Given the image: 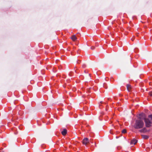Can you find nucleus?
Listing matches in <instances>:
<instances>
[{
  "mask_svg": "<svg viewBox=\"0 0 152 152\" xmlns=\"http://www.w3.org/2000/svg\"><path fill=\"white\" fill-rule=\"evenodd\" d=\"M126 130L125 129H124L122 131V132L123 133H125L126 132Z\"/></svg>",
  "mask_w": 152,
  "mask_h": 152,
  "instance_id": "f8f14e48",
  "label": "nucleus"
},
{
  "mask_svg": "<svg viewBox=\"0 0 152 152\" xmlns=\"http://www.w3.org/2000/svg\"><path fill=\"white\" fill-rule=\"evenodd\" d=\"M147 131L146 129L145 128H143L142 129L140 130V132H145Z\"/></svg>",
  "mask_w": 152,
  "mask_h": 152,
  "instance_id": "0eeeda50",
  "label": "nucleus"
},
{
  "mask_svg": "<svg viewBox=\"0 0 152 152\" xmlns=\"http://www.w3.org/2000/svg\"><path fill=\"white\" fill-rule=\"evenodd\" d=\"M85 73H87V72H86V71H85Z\"/></svg>",
  "mask_w": 152,
  "mask_h": 152,
  "instance_id": "6ab92c4d",
  "label": "nucleus"
},
{
  "mask_svg": "<svg viewBox=\"0 0 152 152\" xmlns=\"http://www.w3.org/2000/svg\"><path fill=\"white\" fill-rule=\"evenodd\" d=\"M142 137L144 139H147L148 138V137L146 135H142Z\"/></svg>",
  "mask_w": 152,
  "mask_h": 152,
  "instance_id": "9d476101",
  "label": "nucleus"
},
{
  "mask_svg": "<svg viewBox=\"0 0 152 152\" xmlns=\"http://www.w3.org/2000/svg\"><path fill=\"white\" fill-rule=\"evenodd\" d=\"M0 152H4V151L2 149H0Z\"/></svg>",
  "mask_w": 152,
  "mask_h": 152,
  "instance_id": "f3484780",
  "label": "nucleus"
},
{
  "mask_svg": "<svg viewBox=\"0 0 152 152\" xmlns=\"http://www.w3.org/2000/svg\"><path fill=\"white\" fill-rule=\"evenodd\" d=\"M137 140L135 138L133 139L131 141L130 144L131 145H134L137 142Z\"/></svg>",
  "mask_w": 152,
  "mask_h": 152,
  "instance_id": "20e7f679",
  "label": "nucleus"
},
{
  "mask_svg": "<svg viewBox=\"0 0 152 152\" xmlns=\"http://www.w3.org/2000/svg\"><path fill=\"white\" fill-rule=\"evenodd\" d=\"M138 119L139 120H141L144 119L146 127H150L151 122L150 121L149 119L146 118V116L145 114L143 113L140 114L138 117Z\"/></svg>",
  "mask_w": 152,
  "mask_h": 152,
  "instance_id": "f257e3e1",
  "label": "nucleus"
},
{
  "mask_svg": "<svg viewBox=\"0 0 152 152\" xmlns=\"http://www.w3.org/2000/svg\"><path fill=\"white\" fill-rule=\"evenodd\" d=\"M89 140L87 138H85L83 140V144L86 145L87 144L89 143Z\"/></svg>",
  "mask_w": 152,
  "mask_h": 152,
  "instance_id": "7ed1b4c3",
  "label": "nucleus"
},
{
  "mask_svg": "<svg viewBox=\"0 0 152 152\" xmlns=\"http://www.w3.org/2000/svg\"><path fill=\"white\" fill-rule=\"evenodd\" d=\"M127 89L129 91H130V90L131 88V86L129 84H127L126 86Z\"/></svg>",
  "mask_w": 152,
  "mask_h": 152,
  "instance_id": "6e6552de",
  "label": "nucleus"
},
{
  "mask_svg": "<svg viewBox=\"0 0 152 152\" xmlns=\"http://www.w3.org/2000/svg\"><path fill=\"white\" fill-rule=\"evenodd\" d=\"M149 95L150 96H152V91L149 92Z\"/></svg>",
  "mask_w": 152,
  "mask_h": 152,
  "instance_id": "2eb2a0df",
  "label": "nucleus"
},
{
  "mask_svg": "<svg viewBox=\"0 0 152 152\" xmlns=\"http://www.w3.org/2000/svg\"><path fill=\"white\" fill-rule=\"evenodd\" d=\"M101 103H102V102H101Z\"/></svg>",
  "mask_w": 152,
  "mask_h": 152,
  "instance_id": "412c9836",
  "label": "nucleus"
},
{
  "mask_svg": "<svg viewBox=\"0 0 152 152\" xmlns=\"http://www.w3.org/2000/svg\"><path fill=\"white\" fill-rule=\"evenodd\" d=\"M91 80V75L90 74H89L88 77V81H90Z\"/></svg>",
  "mask_w": 152,
  "mask_h": 152,
  "instance_id": "9b49d317",
  "label": "nucleus"
},
{
  "mask_svg": "<svg viewBox=\"0 0 152 152\" xmlns=\"http://www.w3.org/2000/svg\"><path fill=\"white\" fill-rule=\"evenodd\" d=\"M77 63H80V62H78V61H77Z\"/></svg>",
  "mask_w": 152,
  "mask_h": 152,
  "instance_id": "a211bd4d",
  "label": "nucleus"
},
{
  "mask_svg": "<svg viewBox=\"0 0 152 152\" xmlns=\"http://www.w3.org/2000/svg\"><path fill=\"white\" fill-rule=\"evenodd\" d=\"M95 48V47H94V46H92L91 47V49H92V50H94Z\"/></svg>",
  "mask_w": 152,
  "mask_h": 152,
  "instance_id": "dca6fc26",
  "label": "nucleus"
},
{
  "mask_svg": "<svg viewBox=\"0 0 152 152\" xmlns=\"http://www.w3.org/2000/svg\"><path fill=\"white\" fill-rule=\"evenodd\" d=\"M148 119H149L150 121H151V123L150 124V127L151 126V124H152V115H151L148 116Z\"/></svg>",
  "mask_w": 152,
  "mask_h": 152,
  "instance_id": "423d86ee",
  "label": "nucleus"
},
{
  "mask_svg": "<svg viewBox=\"0 0 152 152\" xmlns=\"http://www.w3.org/2000/svg\"><path fill=\"white\" fill-rule=\"evenodd\" d=\"M71 39L73 41H75L77 39V38L75 35H73L72 36Z\"/></svg>",
  "mask_w": 152,
  "mask_h": 152,
  "instance_id": "1a4fd4ad",
  "label": "nucleus"
},
{
  "mask_svg": "<svg viewBox=\"0 0 152 152\" xmlns=\"http://www.w3.org/2000/svg\"><path fill=\"white\" fill-rule=\"evenodd\" d=\"M106 83H104L103 85V87L105 88H107V87H106Z\"/></svg>",
  "mask_w": 152,
  "mask_h": 152,
  "instance_id": "ddd939ff",
  "label": "nucleus"
},
{
  "mask_svg": "<svg viewBox=\"0 0 152 152\" xmlns=\"http://www.w3.org/2000/svg\"><path fill=\"white\" fill-rule=\"evenodd\" d=\"M86 67V64H83L82 65V67L83 68H84L85 67Z\"/></svg>",
  "mask_w": 152,
  "mask_h": 152,
  "instance_id": "4468645a",
  "label": "nucleus"
},
{
  "mask_svg": "<svg viewBox=\"0 0 152 152\" xmlns=\"http://www.w3.org/2000/svg\"><path fill=\"white\" fill-rule=\"evenodd\" d=\"M67 133V130L66 129H63V131L61 132V133L63 135H65Z\"/></svg>",
  "mask_w": 152,
  "mask_h": 152,
  "instance_id": "39448f33",
  "label": "nucleus"
},
{
  "mask_svg": "<svg viewBox=\"0 0 152 152\" xmlns=\"http://www.w3.org/2000/svg\"><path fill=\"white\" fill-rule=\"evenodd\" d=\"M132 41H133V40L132 39Z\"/></svg>",
  "mask_w": 152,
  "mask_h": 152,
  "instance_id": "aec40b11",
  "label": "nucleus"
},
{
  "mask_svg": "<svg viewBox=\"0 0 152 152\" xmlns=\"http://www.w3.org/2000/svg\"><path fill=\"white\" fill-rule=\"evenodd\" d=\"M144 125V122L142 120L137 119L135 121L134 127L136 129H140L142 128Z\"/></svg>",
  "mask_w": 152,
  "mask_h": 152,
  "instance_id": "f03ea898",
  "label": "nucleus"
}]
</instances>
